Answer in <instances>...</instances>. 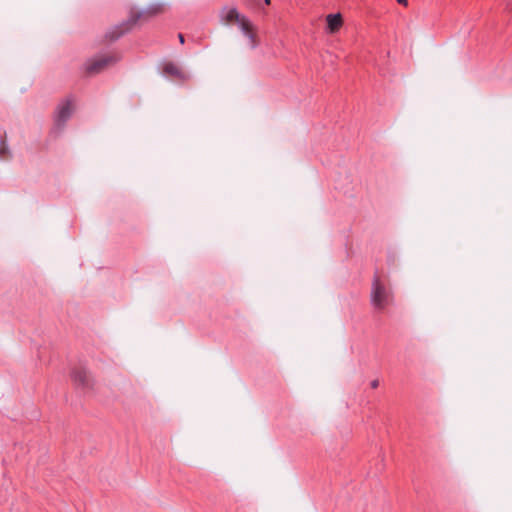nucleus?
Returning <instances> with one entry per match:
<instances>
[{
	"instance_id": "1",
	"label": "nucleus",
	"mask_w": 512,
	"mask_h": 512,
	"mask_svg": "<svg viewBox=\"0 0 512 512\" xmlns=\"http://www.w3.org/2000/svg\"><path fill=\"white\" fill-rule=\"evenodd\" d=\"M164 11L165 4L162 2L153 3L143 11L131 9L129 12L128 19L112 31L111 39H117L126 32L130 31L137 24L138 21L147 20L150 17L164 13Z\"/></svg>"
},
{
	"instance_id": "6",
	"label": "nucleus",
	"mask_w": 512,
	"mask_h": 512,
	"mask_svg": "<svg viewBox=\"0 0 512 512\" xmlns=\"http://www.w3.org/2000/svg\"><path fill=\"white\" fill-rule=\"evenodd\" d=\"M237 24L243 34L248 38L250 47L254 49L258 45V38L253 24L245 16H243Z\"/></svg>"
},
{
	"instance_id": "5",
	"label": "nucleus",
	"mask_w": 512,
	"mask_h": 512,
	"mask_svg": "<svg viewBox=\"0 0 512 512\" xmlns=\"http://www.w3.org/2000/svg\"><path fill=\"white\" fill-rule=\"evenodd\" d=\"M72 379L77 386L83 389H91L94 384V380L90 372L83 368L75 369L72 372Z\"/></svg>"
},
{
	"instance_id": "7",
	"label": "nucleus",
	"mask_w": 512,
	"mask_h": 512,
	"mask_svg": "<svg viewBox=\"0 0 512 512\" xmlns=\"http://www.w3.org/2000/svg\"><path fill=\"white\" fill-rule=\"evenodd\" d=\"M244 15L240 14L236 8H224L221 10V22L224 25L237 23Z\"/></svg>"
},
{
	"instance_id": "8",
	"label": "nucleus",
	"mask_w": 512,
	"mask_h": 512,
	"mask_svg": "<svg viewBox=\"0 0 512 512\" xmlns=\"http://www.w3.org/2000/svg\"><path fill=\"white\" fill-rule=\"evenodd\" d=\"M327 24H328V29H329L330 33L337 32L343 24L341 15L340 14H329L327 16Z\"/></svg>"
},
{
	"instance_id": "2",
	"label": "nucleus",
	"mask_w": 512,
	"mask_h": 512,
	"mask_svg": "<svg viewBox=\"0 0 512 512\" xmlns=\"http://www.w3.org/2000/svg\"><path fill=\"white\" fill-rule=\"evenodd\" d=\"M119 60L120 57L115 53L99 55L85 62L84 71L88 76H93L113 66Z\"/></svg>"
},
{
	"instance_id": "10",
	"label": "nucleus",
	"mask_w": 512,
	"mask_h": 512,
	"mask_svg": "<svg viewBox=\"0 0 512 512\" xmlns=\"http://www.w3.org/2000/svg\"><path fill=\"white\" fill-rule=\"evenodd\" d=\"M8 153V147H7V144L5 141H2L0 143V157L1 158H6V154Z\"/></svg>"
},
{
	"instance_id": "12",
	"label": "nucleus",
	"mask_w": 512,
	"mask_h": 512,
	"mask_svg": "<svg viewBox=\"0 0 512 512\" xmlns=\"http://www.w3.org/2000/svg\"><path fill=\"white\" fill-rule=\"evenodd\" d=\"M397 2L401 5H404V6H407L408 5V1L407 0H397Z\"/></svg>"
},
{
	"instance_id": "13",
	"label": "nucleus",
	"mask_w": 512,
	"mask_h": 512,
	"mask_svg": "<svg viewBox=\"0 0 512 512\" xmlns=\"http://www.w3.org/2000/svg\"><path fill=\"white\" fill-rule=\"evenodd\" d=\"M178 37H179L180 42L184 43V36L182 34H179Z\"/></svg>"
},
{
	"instance_id": "3",
	"label": "nucleus",
	"mask_w": 512,
	"mask_h": 512,
	"mask_svg": "<svg viewBox=\"0 0 512 512\" xmlns=\"http://www.w3.org/2000/svg\"><path fill=\"white\" fill-rule=\"evenodd\" d=\"M371 301L373 306L379 310H383L391 302V295L378 276L373 280Z\"/></svg>"
},
{
	"instance_id": "4",
	"label": "nucleus",
	"mask_w": 512,
	"mask_h": 512,
	"mask_svg": "<svg viewBox=\"0 0 512 512\" xmlns=\"http://www.w3.org/2000/svg\"><path fill=\"white\" fill-rule=\"evenodd\" d=\"M74 111V103L70 99L62 101L55 113V129L62 131L68 119L72 116Z\"/></svg>"
},
{
	"instance_id": "11",
	"label": "nucleus",
	"mask_w": 512,
	"mask_h": 512,
	"mask_svg": "<svg viewBox=\"0 0 512 512\" xmlns=\"http://www.w3.org/2000/svg\"><path fill=\"white\" fill-rule=\"evenodd\" d=\"M370 386H371L372 389L378 388L379 380L378 379L372 380L371 383H370Z\"/></svg>"
},
{
	"instance_id": "9",
	"label": "nucleus",
	"mask_w": 512,
	"mask_h": 512,
	"mask_svg": "<svg viewBox=\"0 0 512 512\" xmlns=\"http://www.w3.org/2000/svg\"><path fill=\"white\" fill-rule=\"evenodd\" d=\"M163 71L167 75L182 77V73H181L180 69L173 63L165 64Z\"/></svg>"
},
{
	"instance_id": "14",
	"label": "nucleus",
	"mask_w": 512,
	"mask_h": 512,
	"mask_svg": "<svg viewBox=\"0 0 512 512\" xmlns=\"http://www.w3.org/2000/svg\"><path fill=\"white\" fill-rule=\"evenodd\" d=\"M267 5H270L271 0H264Z\"/></svg>"
}]
</instances>
